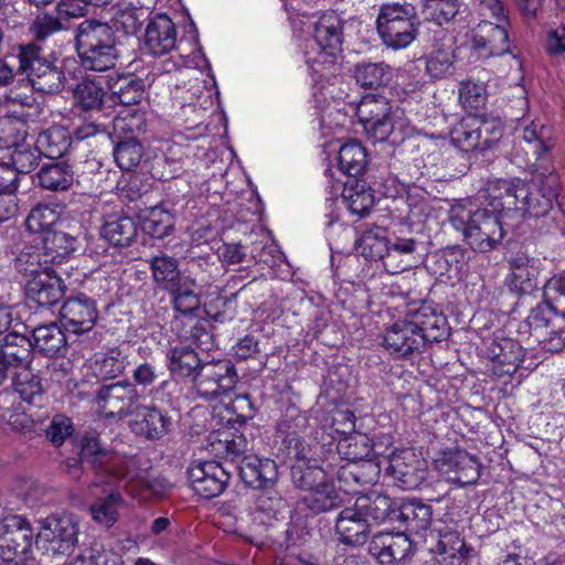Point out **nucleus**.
Returning <instances> with one entry per match:
<instances>
[{
	"label": "nucleus",
	"instance_id": "obj_1",
	"mask_svg": "<svg viewBox=\"0 0 565 565\" xmlns=\"http://www.w3.org/2000/svg\"><path fill=\"white\" fill-rule=\"evenodd\" d=\"M559 189L555 173L536 177L533 183L520 179L495 180L488 183L486 200L497 210L520 212L523 216L541 217L553 206Z\"/></svg>",
	"mask_w": 565,
	"mask_h": 565
},
{
	"label": "nucleus",
	"instance_id": "obj_2",
	"mask_svg": "<svg viewBox=\"0 0 565 565\" xmlns=\"http://www.w3.org/2000/svg\"><path fill=\"white\" fill-rule=\"evenodd\" d=\"M479 207L470 201L451 207L449 221L455 230L462 233L467 244L479 253H488L501 245L505 230L501 214L504 210L494 206Z\"/></svg>",
	"mask_w": 565,
	"mask_h": 565
},
{
	"label": "nucleus",
	"instance_id": "obj_3",
	"mask_svg": "<svg viewBox=\"0 0 565 565\" xmlns=\"http://www.w3.org/2000/svg\"><path fill=\"white\" fill-rule=\"evenodd\" d=\"M154 284L166 290L175 312L196 317L201 309V297L194 278L179 270L178 260L167 254L153 256L147 260Z\"/></svg>",
	"mask_w": 565,
	"mask_h": 565
},
{
	"label": "nucleus",
	"instance_id": "obj_4",
	"mask_svg": "<svg viewBox=\"0 0 565 565\" xmlns=\"http://www.w3.org/2000/svg\"><path fill=\"white\" fill-rule=\"evenodd\" d=\"M75 42L84 68L104 72L115 66L119 56V36L108 22L96 19L82 21L76 28Z\"/></svg>",
	"mask_w": 565,
	"mask_h": 565
},
{
	"label": "nucleus",
	"instance_id": "obj_5",
	"mask_svg": "<svg viewBox=\"0 0 565 565\" xmlns=\"http://www.w3.org/2000/svg\"><path fill=\"white\" fill-rule=\"evenodd\" d=\"M479 13L493 18L495 22L482 20L473 30L471 52L479 60L499 56L510 51L507 25L508 19L500 0H480Z\"/></svg>",
	"mask_w": 565,
	"mask_h": 565
},
{
	"label": "nucleus",
	"instance_id": "obj_6",
	"mask_svg": "<svg viewBox=\"0 0 565 565\" xmlns=\"http://www.w3.org/2000/svg\"><path fill=\"white\" fill-rule=\"evenodd\" d=\"M419 24L415 7L407 2L383 4L376 19L380 38L393 50L411 45L418 34Z\"/></svg>",
	"mask_w": 565,
	"mask_h": 565
},
{
	"label": "nucleus",
	"instance_id": "obj_7",
	"mask_svg": "<svg viewBox=\"0 0 565 565\" xmlns=\"http://www.w3.org/2000/svg\"><path fill=\"white\" fill-rule=\"evenodd\" d=\"M35 546L49 556H68L78 543L79 522L74 514H52L41 520Z\"/></svg>",
	"mask_w": 565,
	"mask_h": 565
},
{
	"label": "nucleus",
	"instance_id": "obj_8",
	"mask_svg": "<svg viewBox=\"0 0 565 565\" xmlns=\"http://www.w3.org/2000/svg\"><path fill=\"white\" fill-rule=\"evenodd\" d=\"M14 58L19 63L18 71L26 74L34 90L43 94H56L64 87V72L49 62L36 44L20 45Z\"/></svg>",
	"mask_w": 565,
	"mask_h": 565
},
{
	"label": "nucleus",
	"instance_id": "obj_9",
	"mask_svg": "<svg viewBox=\"0 0 565 565\" xmlns=\"http://www.w3.org/2000/svg\"><path fill=\"white\" fill-rule=\"evenodd\" d=\"M313 39L319 47L317 56L307 57L313 73L327 78L335 71L337 53L342 45V23L335 12L322 14L315 23Z\"/></svg>",
	"mask_w": 565,
	"mask_h": 565
},
{
	"label": "nucleus",
	"instance_id": "obj_10",
	"mask_svg": "<svg viewBox=\"0 0 565 565\" xmlns=\"http://www.w3.org/2000/svg\"><path fill=\"white\" fill-rule=\"evenodd\" d=\"M34 533L22 515L9 514L0 521V558L20 565L32 557Z\"/></svg>",
	"mask_w": 565,
	"mask_h": 565
},
{
	"label": "nucleus",
	"instance_id": "obj_11",
	"mask_svg": "<svg viewBox=\"0 0 565 565\" xmlns=\"http://www.w3.org/2000/svg\"><path fill=\"white\" fill-rule=\"evenodd\" d=\"M352 447H358L355 437L345 438L338 446L339 452L345 455L348 460L335 472L340 489L345 493H355L359 487L374 483L380 471L377 465L362 460L369 454L367 450L358 452L351 450Z\"/></svg>",
	"mask_w": 565,
	"mask_h": 565
},
{
	"label": "nucleus",
	"instance_id": "obj_12",
	"mask_svg": "<svg viewBox=\"0 0 565 565\" xmlns=\"http://www.w3.org/2000/svg\"><path fill=\"white\" fill-rule=\"evenodd\" d=\"M238 375L228 360L203 363L193 376V387L198 396L204 399L228 395L236 386Z\"/></svg>",
	"mask_w": 565,
	"mask_h": 565
},
{
	"label": "nucleus",
	"instance_id": "obj_13",
	"mask_svg": "<svg viewBox=\"0 0 565 565\" xmlns=\"http://www.w3.org/2000/svg\"><path fill=\"white\" fill-rule=\"evenodd\" d=\"M3 128L0 130V148L10 149L11 168L20 174H26L33 171L38 166L41 153L32 142L26 139V126L23 121L8 120L2 124Z\"/></svg>",
	"mask_w": 565,
	"mask_h": 565
},
{
	"label": "nucleus",
	"instance_id": "obj_14",
	"mask_svg": "<svg viewBox=\"0 0 565 565\" xmlns=\"http://www.w3.org/2000/svg\"><path fill=\"white\" fill-rule=\"evenodd\" d=\"M128 460L129 458L120 457L103 447L95 433L87 434L82 439L81 461L96 469L95 486L115 484Z\"/></svg>",
	"mask_w": 565,
	"mask_h": 565
},
{
	"label": "nucleus",
	"instance_id": "obj_15",
	"mask_svg": "<svg viewBox=\"0 0 565 565\" xmlns=\"http://www.w3.org/2000/svg\"><path fill=\"white\" fill-rule=\"evenodd\" d=\"M140 394L137 387L128 381H118L103 385L96 394V409L106 418L121 420L134 412Z\"/></svg>",
	"mask_w": 565,
	"mask_h": 565
},
{
	"label": "nucleus",
	"instance_id": "obj_16",
	"mask_svg": "<svg viewBox=\"0 0 565 565\" xmlns=\"http://www.w3.org/2000/svg\"><path fill=\"white\" fill-rule=\"evenodd\" d=\"M384 461L387 473L404 490L417 488L426 478V462L413 448L395 450Z\"/></svg>",
	"mask_w": 565,
	"mask_h": 565
},
{
	"label": "nucleus",
	"instance_id": "obj_17",
	"mask_svg": "<svg viewBox=\"0 0 565 565\" xmlns=\"http://www.w3.org/2000/svg\"><path fill=\"white\" fill-rule=\"evenodd\" d=\"M382 344L391 355L397 359H412L422 354L427 347L406 316L385 330Z\"/></svg>",
	"mask_w": 565,
	"mask_h": 565
},
{
	"label": "nucleus",
	"instance_id": "obj_18",
	"mask_svg": "<svg viewBox=\"0 0 565 565\" xmlns=\"http://www.w3.org/2000/svg\"><path fill=\"white\" fill-rule=\"evenodd\" d=\"M192 490L203 499L222 494L230 481V473L216 461H199L188 470Z\"/></svg>",
	"mask_w": 565,
	"mask_h": 565
},
{
	"label": "nucleus",
	"instance_id": "obj_19",
	"mask_svg": "<svg viewBox=\"0 0 565 565\" xmlns=\"http://www.w3.org/2000/svg\"><path fill=\"white\" fill-rule=\"evenodd\" d=\"M486 355L490 360L489 371L493 376L508 383L518 371L523 358V348L510 338H495L489 342Z\"/></svg>",
	"mask_w": 565,
	"mask_h": 565
},
{
	"label": "nucleus",
	"instance_id": "obj_20",
	"mask_svg": "<svg viewBox=\"0 0 565 565\" xmlns=\"http://www.w3.org/2000/svg\"><path fill=\"white\" fill-rule=\"evenodd\" d=\"M98 318L95 300L79 294L68 298L60 309V320L67 332L83 334L89 332Z\"/></svg>",
	"mask_w": 565,
	"mask_h": 565
},
{
	"label": "nucleus",
	"instance_id": "obj_21",
	"mask_svg": "<svg viewBox=\"0 0 565 565\" xmlns=\"http://www.w3.org/2000/svg\"><path fill=\"white\" fill-rule=\"evenodd\" d=\"M130 416V430L146 440L162 438L172 426L171 417L156 405L138 404Z\"/></svg>",
	"mask_w": 565,
	"mask_h": 565
},
{
	"label": "nucleus",
	"instance_id": "obj_22",
	"mask_svg": "<svg viewBox=\"0 0 565 565\" xmlns=\"http://www.w3.org/2000/svg\"><path fill=\"white\" fill-rule=\"evenodd\" d=\"M547 128L536 121L523 128L521 140L513 147L512 157L520 167H539L550 149L546 142Z\"/></svg>",
	"mask_w": 565,
	"mask_h": 565
},
{
	"label": "nucleus",
	"instance_id": "obj_23",
	"mask_svg": "<svg viewBox=\"0 0 565 565\" xmlns=\"http://www.w3.org/2000/svg\"><path fill=\"white\" fill-rule=\"evenodd\" d=\"M369 551L382 565H395L411 556L413 544L405 533L381 532L372 537Z\"/></svg>",
	"mask_w": 565,
	"mask_h": 565
},
{
	"label": "nucleus",
	"instance_id": "obj_24",
	"mask_svg": "<svg viewBox=\"0 0 565 565\" xmlns=\"http://www.w3.org/2000/svg\"><path fill=\"white\" fill-rule=\"evenodd\" d=\"M438 469L460 486L473 484L480 478L477 458L462 449L445 450L437 459Z\"/></svg>",
	"mask_w": 565,
	"mask_h": 565
},
{
	"label": "nucleus",
	"instance_id": "obj_25",
	"mask_svg": "<svg viewBox=\"0 0 565 565\" xmlns=\"http://www.w3.org/2000/svg\"><path fill=\"white\" fill-rule=\"evenodd\" d=\"M281 504L280 498L270 497L268 492L260 493L252 512V524L248 531L241 533V536L256 547L263 548L266 545L268 527Z\"/></svg>",
	"mask_w": 565,
	"mask_h": 565
},
{
	"label": "nucleus",
	"instance_id": "obj_26",
	"mask_svg": "<svg viewBox=\"0 0 565 565\" xmlns=\"http://www.w3.org/2000/svg\"><path fill=\"white\" fill-rule=\"evenodd\" d=\"M406 317L416 327L426 345L428 343L441 342L449 335L446 317L433 305L422 302L419 306L409 308Z\"/></svg>",
	"mask_w": 565,
	"mask_h": 565
},
{
	"label": "nucleus",
	"instance_id": "obj_27",
	"mask_svg": "<svg viewBox=\"0 0 565 565\" xmlns=\"http://www.w3.org/2000/svg\"><path fill=\"white\" fill-rule=\"evenodd\" d=\"M154 0H125L116 4L108 22L116 35H135L149 18Z\"/></svg>",
	"mask_w": 565,
	"mask_h": 565
},
{
	"label": "nucleus",
	"instance_id": "obj_28",
	"mask_svg": "<svg viewBox=\"0 0 565 565\" xmlns=\"http://www.w3.org/2000/svg\"><path fill=\"white\" fill-rule=\"evenodd\" d=\"M429 550L437 555L440 565H461L465 554L463 540L457 531L448 526L430 530L425 536Z\"/></svg>",
	"mask_w": 565,
	"mask_h": 565
},
{
	"label": "nucleus",
	"instance_id": "obj_29",
	"mask_svg": "<svg viewBox=\"0 0 565 565\" xmlns=\"http://www.w3.org/2000/svg\"><path fill=\"white\" fill-rule=\"evenodd\" d=\"M26 298L39 307L50 308L60 302L65 295V285L53 269L39 273L25 284Z\"/></svg>",
	"mask_w": 565,
	"mask_h": 565
},
{
	"label": "nucleus",
	"instance_id": "obj_30",
	"mask_svg": "<svg viewBox=\"0 0 565 565\" xmlns=\"http://www.w3.org/2000/svg\"><path fill=\"white\" fill-rule=\"evenodd\" d=\"M114 486L124 487L132 497L141 500L149 495H161L164 491L162 482L152 478L146 470H139L137 460L129 458Z\"/></svg>",
	"mask_w": 565,
	"mask_h": 565
},
{
	"label": "nucleus",
	"instance_id": "obj_31",
	"mask_svg": "<svg viewBox=\"0 0 565 565\" xmlns=\"http://www.w3.org/2000/svg\"><path fill=\"white\" fill-rule=\"evenodd\" d=\"M145 47L149 54L161 56L177 47V29L164 13L157 14L146 28Z\"/></svg>",
	"mask_w": 565,
	"mask_h": 565
},
{
	"label": "nucleus",
	"instance_id": "obj_32",
	"mask_svg": "<svg viewBox=\"0 0 565 565\" xmlns=\"http://www.w3.org/2000/svg\"><path fill=\"white\" fill-rule=\"evenodd\" d=\"M333 471L323 466L320 459L308 458L303 449L297 451L296 460L291 467V478L295 486L306 492L330 480Z\"/></svg>",
	"mask_w": 565,
	"mask_h": 565
},
{
	"label": "nucleus",
	"instance_id": "obj_33",
	"mask_svg": "<svg viewBox=\"0 0 565 565\" xmlns=\"http://www.w3.org/2000/svg\"><path fill=\"white\" fill-rule=\"evenodd\" d=\"M243 482L253 489H267L278 478V468L274 460L257 456H244L238 465Z\"/></svg>",
	"mask_w": 565,
	"mask_h": 565
},
{
	"label": "nucleus",
	"instance_id": "obj_34",
	"mask_svg": "<svg viewBox=\"0 0 565 565\" xmlns=\"http://www.w3.org/2000/svg\"><path fill=\"white\" fill-rule=\"evenodd\" d=\"M371 526L355 509L354 504L344 508L338 515L335 533L347 545H362L367 541Z\"/></svg>",
	"mask_w": 565,
	"mask_h": 565
},
{
	"label": "nucleus",
	"instance_id": "obj_35",
	"mask_svg": "<svg viewBox=\"0 0 565 565\" xmlns=\"http://www.w3.org/2000/svg\"><path fill=\"white\" fill-rule=\"evenodd\" d=\"M353 504L370 526L387 520H395L396 508L393 500L386 494L373 491L359 495Z\"/></svg>",
	"mask_w": 565,
	"mask_h": 565
},
{
	"label": "nucleus",
	"instance_id": "obj_36",
	"mask_svg": "<svg viewBox=\"0 0 565 565\" xmlns=\"http://www.w3.org/2000/svg\"><path fill=\"white\" fill-rule=\"evenodd\" d=\"M31 339L14 330L0 339V354L4 359L10 372L30 366L32 360Z\"/></svg>",
	"mask_w": 565,
	"mask_h": 565
},
{
	"label": "nucleus",
	"instance_id": "obj_37",
	"mask_svg": "<svg viewBox=\"0 0 565 565\" xmlns=\"http://www.w3.org/2000/svg\"><path fill=\"white\" fill-rule=\"evenodd\" d=\"M489 126L482 125V119L476 116L462 118L451 130V141L462 151L486 150L487 140L482 139V132H487Z\"/></svg>",
	"mask_w": 565,
	"mask_h": 565
},
{
	"label": "nucleus",
	"instance_id": "obj_38",
	"mask_svg": "<svg viewBox=\"0 0 565 565\" xmlns=\"http://www.w3.org/2000/svg\"><path fill=\"white\" fill-rule=\"evenodd\" d=\"M32 347L46 356L62 355L67 350V339L55 322L36 327L32 332Z\"/></svg>",
	"mask_w": 565,
	"mask_h": 565
},
{
	"label": "nucleus",
	"instance_id": "obj_39",
	"mask_svg": "<svg viewBox=\"0 0 565 565\" xmlns=\"http://www.w3.org/2000/svg\"><path fill=\"white\" fill-rule=\"evenodd\" d=\"M33 145L42 157L58 159L70 150L72 136L66 128L52 126L39 132Z\"/></svg>",
	"mask_w": 565,
	"mask_h": 565
},
{
	"label": "nucleus",
	"instance_id": "obj_40",
	"mask_svg": "<svg viewBox=\"0 0 565 565\" xmlns=\"http://www.w3.org/2000/svg\"><path fill=\"white\" fill-rule=\"evenodd\" d=\"M526 257L512 258L510 275L505 278L508 288L518 295L532 292L537 286V268Z\"/></svg>",
	"mask_w": 565,
	"mask_h": 565
},
{
	"label": "nucleus",
	"instance_id": "obj_41",
	"mask_svg": "<svg viewBox=\"0 0 565 565\" xmlns=\"http://www.w3.org/2000/svg\"><path fill=\"white\" fill-rule=\"evenodd\" d=\"M395 520H399L409 533L420 534L431 523V508L419 500L406 501L396 509Z\"/></svg>",
	"mask_w": 565,
	"mask_h": 565
},
{
	"label": "nucleus",
	"instance_id": "obj_42",
	"mask_svg": "<svg viewBox=\"0 0 565 565\" xmlns=\"http://www.w3.org/2000/svg\"><path fill=\"white\" fill-rule=\"evenodd\" d=\"M138 234L137 222L126 215L109 216L102 227L103 237L114 246H129Z\"/></svg>",
	"mask_w": 565,
	"mask_h": 565
},
{
	"label": "nucleus",
	"instance_id": "obj_43",
	"mask_svg": "<svg viewBox=\"0 0 565 565\" xmlns=\"http://www.w3.org/2000/svg\"><path fill=\"white\" fill-rule=\"evenodd\" d=\"M418 243L412 237H395L387 242V253L384 266L387 271L396 274L408 269L412 264L414 253L417 250Z\"/></svg>",
	"mask_w": 565,
	"mask_h": 565
},
{
	"label": "nucleus",
	"instance_id": "obj_44",
	"mask_svg": "<svg viewBox=\"0 0 565 565\" xmlns=\"http://www.w3.org/2000/svg\"><path fill=\"white\" fill-rule=\"evenodd\" d=\"M42 244L46 257L44 263L60 264L77 249L78 241L66 232L53 231L42 236Z\"/></svg>",
	"mask_w": 565,
	"mask_h": 565
},
{
	"label": "nucleus",
	"instance_id": "obj_45",
	"mask_svg": "<svg viewBox=\"0 0 565 565\" xmlns=\"http://www.w3.org/2000/svg\"><path fill=\"white\" fill-rule=\"evenodd\" d=\"M13 379L14 391L22 401L29 405H40L43 399V386L39 375H36L30 366L10 372Z\"/></svg>",
	"mask_w": 565,
	"mask_h": 565
},
{
	"label": "nucleus",
	"instance_id": "obj_46",
	"mask_svg": "<svg viewBox=\"0 0 565 565\" xmlns=\"http://www.w3.org/2000/svg\"><path fill=\"white\" fill-rule=\"evenodd\" d=\"M168 369L173 376H194L201 367V359L195 349L189 345H177L167 352Z\"/></svg>",
	"mask_w": 565,
	"mask_h": 565
},
{
	"label": "nucleus",
	"instance_id": "obj_47",
	"mask_svg": "<svg viewBox=\"0 0 565 565\" xmlns=\"http://www.w3.org/2000/svg\"><path fill=\"white\" fill-rule=\"evenodd\" d=\"M159 151L152 163L154 174L162 180L174 178L181 170V160L183 157L182 146L164 141Z\"/></svg>",
	"mask_w": 565,
	"mask_h": 565
},
{
	"label": "nucleus",
	"instance_id": "obj_48",
	"mask_svg": "<svg viewBox=\"0 0 565 565\" xmlns=\"http://www.w3.org/2000/svg\"><path fill=\"white\" fill-rule=\"evenodd\" d=\"M426 72L434 79L452 76L456 72V49L454 43L435 47L426 57Z\"/></svg>",
	"mask_w": 565,
	"mask_h": 565
},
{
	"label": "nucleus",
	"instance_id": "obj_49",
	"mask_svg": "<svg viewBox=\"0 0 565 565\" xmlns=\"http://www.w3.org/2000/svg\"><path fill=\"white\" fill-rule=\"evenodd\" d=\"M39 184L50 191H66L74 182V171L65 161L44 164L39 173Z\"/></svg>",
	"mask_w": 565,
	"mask_h": 565
},
{
	"label": "nucleus",
	"instance_id": "obj_50",
	"mask_svg": "<svg viewBox=\"0 0 565 565\" xmlns=\"http://www.w3.org/2000/svg\"><path fill=\"white\" fill-rule=\"evenodd\" d=\"M74 104L85 111H100L104 105L105 90L102 83L86 77L73 90Z\"/></svg>",
	"mask_w": 565,
	"mask_h": 565
},
{
	"label": "nucleus",
	"instance_id": "obj_51",
	"mask_svg": "<svg viewBox=\"0 0 565 565\" xmlns=\"http://www.w3.org/2000/svg\"><path fill=\"white\" fill-rule=\"evenodd\" d=\"M302 502L313 513H321L339 508L342 499L330 479L308 491L303 495Z\"/></svg>",
	"mask_w": 565,
	"mask_h": 565
},
{
	"label": "nucleus",
	"instance_id": "obj_52",
	"mask_svg": "<svg viewBox=\"0 0 565 565\" xmlns=\"http://www.w3.org/2000/svg\"><path fill=\"white\" fill-rule=\"evenodd\" d=\"M387 242L386 231L375 226L363 231L356 241V248L365 259L384 262L388 250Z\"/></svg>",
	"mask_w": 565,
	"mask_h": 565
},
{
	"label": "nucleus",
	"instance_id": "obj_53",
	"mask_svg": "<svg viewBox=\"0 0 565 565\" xmlns=\"http://www.w3.org/2000/svg\"><path fill=\"white\" fill-rule=\"evenodd\" d=\"M354 78L361 87L377 89L391 81V68L383 62H361L354 66Z\"/></svg>",
	"mask_w": 565,
	"mask_h": 565
},
{
	"label": "nucleus",
	"instance_id": "obj_54",
	"mask_svg": "<svg viewBox=\"0 0 565 565\" xmlns=\"http://www.w3.org/2000/svg\"><path fill=\"white\" fill-rule=\"evenodd\" d=\"M145 233L153 238H164L174 230V215L162 205L151 207L141 223Z\"/></svg>",
	"mask_w": 565,
	"mask_h": 565
},
{
	"label": "nucleus",
	"instance_id": "obj_55",
	"mask_svg": "<svg viewBox=\"0 0 565 565\" xmlns=\"http://www.w3.org/2000/svg\"><path fill=\"white\" fill-rule=\"evenodd\" d=\"M113 129L119 139H138L147 130L146 114L139 109H125L114 118Z\"/></svg>",
	"mask_w": 565,
	"mask_h": 565
},
{
	"label": "nucleus",
	"instance_id": "obj_56",
	"mask_svg": "<svg viewBox=\"0 0 565 565\" xmlns=\"http://www.w3.org/2000/svg\"><path fill=\"white\" fill-rule=\"evenodd\" d=\"M129 364L128 354L118 348H111L95 360L94 371L102 379H116L125 372Z\"/></svg>",
	"mask_w": 565,
	"mask_h": 565
},
{
	"label": "nucleus",
	"instance_id": "obj_57",
	"mask_svg": "<svg viewBox=\"0 0 565 565\" xmlns=\"http://www.w3.org/2000/svg\"><path fill=\"white\" fill-rule=\"evenodd\" d=\"M338 160L341 171L358 177L366 167V151L360 142L351 140L341 146Z\"/></svg>",
	"mask_w": 565,
	"mask_h": 565
},
{
	"label": "nucleus",
	"instance_id": "obj_58",
	"mask_svg": "<svg viewBox=\"0 0 565 565\" xmlns=\"http://www.w3.org/2000/svg\"><path fill=\"white\" fill-rule=\"evenodd\" d=\"M124 507V499L117 491L96 500L90 505V514L97 523L110 527L118 520V512Z\"/></svg>",
	"mask_w": 565,
	"mask_h": 565
},
{
	"label": "nucleus",
	"instance_id": "obj_59",
	"mask_svg": "<svg viewBox=\"0 0 565 565\" xmlns=\"http://www.w3.org/2000/svg\"><path fill=\"white\" fill-rule=\"evenodd\" d=\"M310 541V533L306 527L292 525L286 532L285 552L296 556L302 565H317L316 558L305 547Z\"/></svg>",
	"mask_w": 565,
	"mask_h": 565
},
{
	"label": "nucleus",
	"instance_id": "obj_60",
	"mask_svg": "<svg viewBox=\"0 0 565 565\" xmlns=\"http://www.w3.org/2000/svg\"><path fill=\"white\" fill-rule=\"evenodd\" d=\"M143 154V147L135 137L119 139L114 147V158L121 170L130 171L138 167Z\"/></svg>",
	"mask_w": 565,
	"mask_h": 565
},
{
	"label": "nucleus",
	"instance_id": "obj_61",
	"mask_svg": "<svg viewBox=\"0 0 565 565\" xmlns=\"http://www.w3.org/2000/svg\"><path fill=\"white\" fill-rule=\"evenodd\" d=\"M143 96V81L138 77L119 78L113 86V99L124 106L137 105Z\"/></svg>",
	"mask_w": 565,
	"mask_h": 565
},
{
	"label": "nucleus",
	"instance_id": "obj_62",
	"mask_svg": "<svg viewBox=\"0 0 565 565\" xmlns=\"http://www.w3.org/2000/svg\"><path fill=\"white\" fill-rule=\"evenodd\" d=\"M248 450V441L242 435L222 433L211 441V451L217 456L235 460Z\"/></svg>",
	"mask_w": 565,
	"mask_h": 565
},
{
	"label": "nucleus",
	"instance_id": "obj_63",
	"mask_svg": "<svg viewBox=\"0 0 565 565\" xmlns=\"http://www.w3.org/2000/svg\"><path fill=\"white\" fill-rule=\"evenodd\" d=\"M60 213L49 204H38L29 213L25 225L30 232L40 233L43 236L47 232H53V226L57 223Z\"/></svg>",
	"mask_w": 565,
	"mask_h": 565
},
{
	"label": "nucleus",
	"instance_id": "obj_64",
	"mask_svg": "<svg viewBox=\"0 0 565 565\" xmlns=\"http://www.w3.org/2000/svg\"><path fill=\"white\" fill-rule=\"evenodd\" d=\"M459 9V0H425L422 12L426 20L443 25L451 21Z\"/></svg>",
	"mask_w": 565,
	"mask_h": 565
}]
</instances>
